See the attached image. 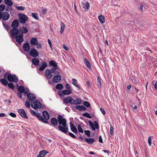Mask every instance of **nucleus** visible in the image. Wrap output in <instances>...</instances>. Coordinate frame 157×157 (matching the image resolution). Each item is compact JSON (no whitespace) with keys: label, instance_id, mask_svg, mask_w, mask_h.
Returning a JSON list of instances; mask_svg holds the SVG:
<instances>
[{"label":"nucleus","instance_id":"f257e3e1","mask_svg":"<svg viewBox=\"0 0 157 157\" xmlns=\"http://www.w3.org/2000/svg\"><path fill=\"white\" fill-rule=\"evenodd\" d=\"M57 118L59 120V124L58 129L63 133H67L68 131V128L67 125L66 119L63 118V116L61 115H59Z\"/></svg>","mask_w":157,"mask_h":157},{"label":"nucleus","instance_id":"f03ea898","mask_svg":"<svg viewBox=\"0 0 157 157\" xmlns=\"http://www.w3.org/2000/svg\"><path fill=\"white\" fill-rule=\"evenodd\" d=\"M19 31V34L18 36V40H20L21 43L24 41L23 34L28 32V29L25 27H19L18 28Z\"/></svg>","mask_w":157,"mask_h":157},{"label":"nucleus","instance_id":"7ed1b4c3","mask_svg":"<svg viewBox=\"0 0 157 157\" xmlns=\"http://www.w3.org/2000/svg\"><path fill=\"white\" fill-rule=\"evenodd\" d=\"M19 31L18 28H12L10 31L11 36L13 39H14L16 41L21 44L20 40H18V36L19 34Z\"/></svg>","mask_w":157,"mask_h":157},{"label":"nucleus","instance_id":"20e7f679","mask_svg":"<svg viewBox=\"0 0 157 157\" xmlns=\"http://www.w3.org/2000/svg\"><path fill=\"white\" fill-rule=\"evenodd\" d=\"M3 11L0 12V19L4 21L8 20L10 17V14L8 12Z\"/></svg>","mask_w":157,"mask_h":157},{"label":"nucleus","instance_id":"39448f33","mask_svg":"<svg viewBox=\"0 0 157 157\" xmlns=\"http://www.w3.org/2000/svg\"><path fill=\"white\" fill-rule=\"evenodd\" d=\"M19 21L22 24H25L28 20V17L25 14L21 13H18Z\"/></svg>","mask_w":157,"mask_h":157},{"label":"nucleus","instance_id":"423d86ee","mask_svg":"<svg viewBox=\"0 0 157 157\" xmlns=\"http://www.w3.org/2000/svg\"><path fill=\"white\" fill-rule=\"evenodd\" d=\"M33 104H31V107L35 109H41L42 107V104L37 99L35 100L33 102Z\"/></svg>","mask_w":157,"mask_h":157},{"label":"nucleus","instance_id":"0eeeda50","mask_svg":"<svg viewBox=\"0 0 157 157\" xmlns=\"http://www.w3.org/2000/svg\"><path fill=\"white\" fill-rule=\"evenodd\" d=\"M18 78L15 75H11L9 73L8 80L10 82L16 83L18 81Z\"/></svg>","mask_w":157,"mask_h":157},{"label":"nucleus","instance_id":"6e6552de","mask_svg":"<svg viewBox=\"0 0 157 157\" xmlns=\"http://www.w3.org/2000/svg\"><path fill=\"white\" fill-rule=\"evenodd\" d=\"M72 91L71 90H63L62 92L59 91L58 92V94L60 97L64 96V95H69L72 93Z\"/></svg>","mask_w":157,"mask_h":157},{"label":"nucleus","instance_id":"1a4fd4ad","mask_svg":"<svg viewBox=\"0 0 157 157\" xmlns=\"http://www.w3.org/2000/svg\"><path fill=\"white\" fill-rule=\"evenodd\" d=\"M89 124H90L92 130L94 131L96 128L97 129L99 128V125L98 123L96 121H94V124L91 121L89 120L88 121Z\"/></svg>","mask_w":157,"mask_h":157},{"label":"nucleus","instance_id":"9d476101","mask_svg":"<svg viewBox=\"0 0 157 157\" xmlns=\"http://www.w3.org/2000/svg\"><path fill=\"white\" fill-rule=\"evenodd\" d=\"M51 124L50 125H52L56 128V127L57 126L58 123L59 124V120L57 118V119L55 117H52L51 119Z\"/></svg>","mask_w":157,"mask_h":157},{"label":"nucleus","instance_id":"9b49d317","mask_svg":"<svg viewBox=\"0 0 157 157\" xmlns=\"http://www.w3.org/2000/svg\"><path fill=\"white\" fill-rule=\"evenodd\" d=\"M18 112L23 118L25 119L28 118L27 114L24 109H19L18 111Z\"/></svg>","mask_w":157,"mask_h":157},{"label":"nucleus","instance_id":"f8f14e48","mask_svg":"<svg viewBox=\"0 0 157 157\" xmlns=\"http://www.w3.org/2000/svg\"><path fill=\"white\" fill-rule=\"evenodd\" d=\"M29 55L33 57L36 58L38 56L39 54L35 49L32 48L30 51Z\"/></svg>","mask_w":157,"mask_h":157},{"label":"nucleus","instance_id":"ddd939ff","mask_svg":"<svg viewBox=\"0 0 157 157\" xmlns=\"http://www.w3.org/2000/svg\"><path fill=\"white\" fill-rule=\"evenodd\" d=\"M27 97L29 101H33L36 98V96L33 93H29L27 95Z\"/></svg>","mask_w":157,"mask_h":157},{"label":"nucleus","instance_id":"4468645a","mask_svg":"<svg viewBox=\"0 0 157 157\" xmlns=\"http://www.w3.org/2000/svg\"><path fill=\"white\" fill-rule=\"evenodd\" d=\"M35 116H36L40 121L46 124L48 123V121L45 120H44V118L42 116H40V113H36Z\"/></svg>","mask_w":157,"mask_h":157},{"label":"nucleus","instance_id":"2eb2a0df","mask_svg":"<svg viewBox=\"0 0 157 157\" xmlns=\"http://www.w3.org/2000/svg\"><path fill=\"white\" fill-rule=\"evenodd\" d=\"M19 26V22L17 19H14L12 22L11 26L12 28H18Z\"/></svg>","mask_w":157,"mask_h":157},{"label":"nucleus","instance_id":"dca6fc26","mask_svg":"<svg viewBox=\"0 0 157 157\" xmlns=\"http://www.w3.org/2000/svg\"><path fill=\"white\" fill-rule=\"evenodd\" d=\"M61 79V77L60 75H56L53 78V82L54 83L59 82Z\"/></svg>","mask_w":157,"mask_h":157},{"label":"nucleus","instance_id":"f3484780","mask_svg":"<svg viewBox=\"0 0 157 157\" xmlns=\"http://www.w3.org/2000/svg\"><path fill=\"white\" fill-rule=\"evenodd\" d=\"M71 130L74 133L77 134L78 132L76 127L71 122L69 123Z\"/></svg>","mask_w":157,"mask_h":157},{"label":"nucleus","instance_id":"a211bd4d","mask_svg":"<svg viewBox=\"0 0 157 157\" xmlns=\"http://www.w3.org/2000/svg\"><path fill=\"white\" fill-rule=\"evenodd\" d=\"M45 76L48 79H51L52 77V73L50 72V70L48 69L45 70Z\"/></svg>","mask_w":157,"mask_h":157},{"label":"nucleus","instance_id":"6ab92c4d","mask_svg":"<svg viewBox=\"0 0 157 157\" xmlns=\"http://www.w3.org/2000/svg\"><path fill=\"white\" fill-rule=\"evenodd\" d=\"M23 49L25 52H28L29 51L30 46L29 43H25L23 45Z\"/></svg>","mask_w":157,"mask_h":157},{"label":"nucleus","instance_id":"aec40b11","mask_svg":"<svg viewBox=\"0 0 157 157\" xmlns=\"http://www.w3.org/2000/svg\"><path fill=\"white\" fill-rule=\"evenodd\" d=\"M46 150H42L40 151L36 157H44L48 153Z\"/></svg>","mask_w":157,"mask_h":157},{"label":"nucleus","instance_id":"412c9836","mask_svg":"<svg viewBox=\"0 0 157 157\" xmlns=\"http://www.w3.org/2000/svg\"><path fill=\"white\" fill-rule=\"evenodd\" d=\"M30 43L33 45H38L39 44L38 40L36 38H32L30 40Z\"/></svg>","mask_w":157,"mask_h":157},{"label":"nucleus","instance_id":"4be33fe9","mask_svg":"<svg viewBox=\"0 0 157 157\" xmlns=\"http://www.w3.org/2000/svg\"><path fill=\"white\" fill-rule=\"evenodd\" d=\"M41 65L40 66V67L39 68V70L40 71H43L45 68L47 66V63L46 61H43L41 63Z\"/></svg>","mask_w":157,"mask_h":157},{"label":"nucleus","instance_id":"5701e85b","mask_svg":"<svg viewBox=\"0 0 157 157\" xmlns=\"http://www.w3.org/2000/svg\"><path fill=\"white\" fill-rule=\"evenodd\" d=\"M42 114L44 118V120L48 121V120L49 119V117L48 112L46 111H43L42 112Z\"/></svg>","mask_w":157,"mask_h":157},{"label":"nucleus","instance_id":"b1692460","mask_svg":"<svg viewBox=\"0 0 157 157\" xmlns=\"http://www.w3.org/2000/svg\"><path fill=\"white\" fill-rule=\"evenodd\" d=\"M85 140L87 143L90 145L92 144L95 141V139L93 138H85Z\"/></svg>","mask_w":157,"mask_h":157},{"label":"nucleus","instance_id":"393cba45","mask_svg":"<svg viewBox=\"0 0 157 157\" xmlns=\"http://www.w3.org/2000/svg\"><path fill=\"white\" fill-rule=\"evenodd\" d=\"M32 62L34 65L38 66L39 64L40 61L37 58H35L32 59Z\"/></svg>","mask_w":157,"mask_h":157},{"label":"nucleus","instance_id":"a878e982","mask_svg":"<svg viewBox=\"0 0 157 157\" xmlns=\"http://www.w3.org/2000/svg\"><path fill=\"white\" fill-rule=\"evenodd\" d=\"M76 108L79 111H85L86 110V108L83 105H77L76 106Z\"/></svg>","mask_w":157,"mask_h":157},{"label":"nucleus","instance_id":"bb28decb","mask_svg":"<svg viewBox=\"0 0 157 157\" xmlns=\"http://www.w3.org/2000/svg\"><path fill=\"white\" fill-rule=\"evenodd\" d=\"M2 25L5 29L7 31H9L11 28L6 22H2Z\"/></svg>","mask_w":157,"mask_h":157},{"label":"nucleus","instance_id":"cd10ccee","mask_svg":"<svg viewBox=\"0 0 157 157\" xmlns=\"http://www.w3.org/2000/svg\"><path fill=\"white\" fill-rule=\"evenodd\" d=\"M71 97L69 96L67 97L64 98L63 99V102L65 104L70 103Z\"/></svg>","mask_w":157,"mask_h":157},{"label":"nucleus","instance_id":"c85d7f7f","mask_svg":"<svg viewBox=\"0 0 157 157\" xmlns=\"http://www.w3.org/2000/svg\"><path fill=\"white\" fill-rule=\"evenodd\" d=\"M98 19L101 24L104 23L105 21V17L103 15H100L98 17Z\"/></svg>","mask_w":157,"mask_h":157},{"label":"nucleus","instance_id":"c756f323","mask_svg":"<svg viewBox=\"0 0 157 157\" xmlns=\"http://www.w3.org/2000/svg\"><path fill=\"white\" fill-rule=\"evenodd\" d=\"M5 3L9 6H11L13 5V3L11 0H4Z\"/></svg>","mask_w":157,"mask_h":157},{"label":"nucleus","instance_id":"7c9ffc66","mask_svg":"<svg viewBox=\"0 0 157 157\" xmlns=\"http://www.w3.org/2000/svg\"><path fill=\"white\" fill-rule=\"evenodd\" d=\"M17 90L19 92L21 93H23L25 90L24 87L22 85L19 86L17 88Z\"/></svg>","mask_w":157,"mask_h":157},{"label":"nucleus","instance_id":"2f4dec72","mask_svg":"<svg viewBox=\"0 0 157 157\" xmlns=\"http://www.w3.org/2000/svg\"><path fill=\"white\" fill-rule=\"evenodd\" d=\"M0 82L5 86H7L8 84V81L5 79L2 78L0 80Z\"/></svg>","mask_w":157,"mask_h":157},{"label":"nucleus","instance_id":"473e14b6","mask_svg":"<svg viewBox=\"0 0 157 157\" xmlns=\"http://www.w3.org/2000/svg\"><path fill=\"white\" fill-rule=\"evenodd\" d=\"M84 62L87 65V67L89 68L90 69L91 68V66L90 63L89 61L86 58L84 59Z\"/></svg>","mask_w":157,"mask_h":157},{"label":"nucleus","instance_id":"72a5a7b5","mask_svg":"<svg viewBox=\"0 0 157 157\" xmlns=\"http://www.w3.org/2000/svg\"><path fill=\"white\" fill-rule=\"evenodd\" d=\"M65 28V24H64L62 22H61V28L60 32L61 34H62Z\"/></svg>","mask_w":157,"mask_h":157},{"label":"nucleus","instance_id":"f704fd0d","mask_svg":"<svg viewBox=\"0 0 157 157\" xmlns=\"http://www.w3.org/2000/svg\"><path fill=\"white\" fill-rule=\"evenodd\" d=\"M63 88V85L61 83H58L56 86V88L57 90H60Z\"/></svg>","mask_w":157,"mask_h":157},{"label":"nucleus","instance_id":"c9c22d12","mask_svg":"<svg viewBox=\"0 0 157 157\" xmlns=\"http://www.w3.org/2000/svg\"><path fill=\"white\" fill-rule=\"evenodd\" d=\"M82 101L81 100L77 98L75 100V104L78 105L81 104L82 103Z\"/></svg>","mask_w":157,"mask_h":157},{"label":"nucleus","instance_id":"e433bc0d","mask_svg":"<svg viewBox=\"0 0 157 157\" xmlns=\"http://www.w3.org/2000/svg\"><path fill=\"white\" fill-rule=\"evenodd\" d=\"M97 82L98 87L99 88H101V78L99 77L97 78Z\"/></svg>","mask_w":157,"mask_h":157},{"label":"nucleus","instance_id":"4c0bfd02","mask_svg":"<svg viewBox=\"0 0 157 157\" xmlns=\"http://www.w3.org/2000/svg\"><path fill=\"white\" fill-rule=\"evenodd\" d=\"M72 83L73 85H74L75 86L78 88V91H79V92H81L82 91L81 88L80 86L79 85L74 82H72Z\"/></svg>","mask_w":157,"mask_h":157},{"label":"nucleus","instance_id":"58836bf2","mask_svg":"<svg viewBox=\"0 0 157 157\" xmlns=\"http://www.w3.org/2000/svg\"><path fill=\"white\" fill-rule=\"evenodd\" d=\"M82 115L83 116L89 119H91L92 118L90 114L88 113H83Z\"/></svg>","mask_w":157,"mask_h":157},{"label":"nucleus","instance_id":"ea45409f","mask_svg":"<svg viewBox=\"0 0 157 157\" xmlns=\"http://www.w3.org/2000/svg\"><path fill=\"white\" fill-rule=\"evenodd\" d=\"M49 64L52 66H55L57 64V63L54 60H52L49 62Z\"/></svg>","mask_w":157,"mask_h":157},{"label":"nucleus","instance_id":"a19ab883","mask_svg":"<svg viewBox=\"0 0 157 157\" xmlns=\"http://www.w3.org/2000/svg\"><path fill=\"white\" fill-rule=\"evenodd\" d=\"M32 16L36 20H39L38 14L37 13H32Z\"/></svg>","mask_w":157,"mask_h":157},{"label":"nucleus","instance_id":"79ce46f5","mask_svg":"<svg viewBox=\"0 0 157 157\" xmlns=\"http://www.w3.org/2000/svg\"><path fill=\"white\" fill-rule=\"evenodd\" d=\"M8 87L12 89H14L15 88V86L14 84L10 82L7 84Z\"/></svg>","mask_w":157,"mask_h":157},{"label":"nucleus","instance_id":"37998d69","mask_svg":"<svg viewBox=\"0 0 157 157\" xmlns=\"http://www.w3.org/2000/svg\"><path fill=\"white\" fill-rule=\"evenodd\" d=\"M15 7L16 8V9L18 10H24L25 9V8L24 7H23L22 6H16Z\"/></svg>","mask_w":157,"mask_h":157},{"label":"nucleus","instance_id":"c03bdc74","mask_svg":"<svg viewBox=\"0 0 157 157\" xmlns=\"http://www.w3.org/2000/svg\"><path fill=\"white\" fill-rule=\"evenodd\" d=\"M78 131L79 132H81L82 133H83V130L82 129V128L81 126V125L80 124H78Z\"/></svg>","mask_w":157,"mask_h":157},{"label":"nucleus","instance_id":"a18cd8bd","mask_svg":"<svg viewBox=\"0 0 157 157\" xmlns=\"http://www.w3.org/2000/svg\"><path fill=\"white\" fill-rule=\"evenodd\" d=\"M84 105L87 107H89L90 106V103L87 101H84L83 103Z\"/></svg>","mask_w":157,"mask_h":157},{"label":"nucleus","instance_id":"49530a36","mask_svg":"<svg viewBox=\"0 0 157 157\" xmlns=\"http://www.w3.org/2000/svg\"><path fill=\"white\" fill-rule=\"evenodd\" d=\"M5 8V6L4 4L0 5V12L3 11Z\"/></svg>","mask_w":157,"mask_h":157},{"label":"nucleus","instance_id":"de8ad7c7","mask_svg":"<svg viewBox=\"0 0 157 157\" xmlns=\"http://www.w3.org/2000/svg\"><path fill=\"white\" fill-rule=\"evenodd\" d=\"M84 132H85V134L88 137H90V132L89 130H85Z\"/></svg>","mask_w":157,"mask_h":157},{"label":"nucleus","instance_id":"09e8293b","mask_svg":"<svg viewBox=\"0 0 157 157\" xmlns=\"http://www.w3.org/2000/svg\"><path fill=\"white\" fill-rule=\"evenodd\" d=\"M153 137V136H150L148 137V142L149 146H151V138Z\"/></svg>","mask_w":157,"mask_h":157},{"label":"nucleus","instance_id":"8fccbe9b","mask_svg":"<svg viewBox=\"0 0 157 157\" xmlns=\"http://www.w3.org/2000/svg\"><path fill=\"white\" fill-rule=\"evenodd\" d=\"M136 90V93L137 94H138V95H140L142 93V91L141 90H140L139 89H137L136 87L134 88Z\"/></svg>","mask_w":157,"mask_h":157},{"label":"nucleus","instance_id":"3c124183","mask_svg":"<svg viewBox=\"0 0 157 157\" xmlns=\"http://www.w3.org/2000/svg\"><path fill=\"white\" fill-rule=\"evenodd\" d=\"M25 105L27 108H29L30 107V104L29 102L28 101H26L25 103Z\"/></svg>","mask_w":157,"mask_h":157},{"label":"nucleus","instance_id":"603ef678","mask_svg":"<svg viewBox=\"0 0 157 157\" xmlns=\"http://www.w3.org/2000/svg\"><path fill=\"white\" fill-rule=\"evenodd\" d=\"M75 103V100H74L71 97L70 104L71 105H74Z\"/></svg>","mask_w":157,"mask_h":157},{"label":"nucleus","instance_id":"864d4df0","mask_svg":"<svg viewBox=\"0 0 157 157\" xmlns=\"http://www.w3.org/2000/svg\"><path fill=\"white\" fill-rule=\"evenodd\" d=\"M68 135L71 136L72 138L75 139L76 138V136L74 135L73 133L71 132H69L68 133Z\"/></svg>","mask_w":157,"mask_h":157},{"label":"nucleus","instance_id":"5fc2aeb1","mask_svg":"<svg viewBox=\"0 0 157 157\" xmlns=\"http://www.w3.org/2000/svg\"><path fill=\"white\" fill-rule=\"evenodd\" d=\"M9 73L8 72H6L5 73V74L4 75V78L5 79H6L7 78L8 79V78L9 76Z\"/></svg>","mask_w":157,"mask_h":157},{"label":"nucleus","instance_id":"6e6d98bb","mask_svg":"<svg viewBox=\"0 0 157 157\" xmlns=\"http://www.w3.org/2000/svg\"><path fill=\"white\" fill-rule=\"evenodd\" d=\"M65 87L67 90H72L69 84H66L65 85Z\"/></svg>","mask_w":157,"mask_h":157},{"label":"nucleus","instance_id":"4d7b16f0","mask_svg":"<svg viewBox=\"0 0 157 157\" xmlns=\"http://www.w3.org/2000/svg\"><path fill=\"white\" fill-rule=\"evenodd\" d=\"M85 6H86V9H87V10L88 11L90 7L89 3L88 2H86Z\"/></svg>","mask_w":157,"mask_h":157},{"label":"nucleus","instance_id":"13d9d810","mask_svg":"<svg viewBox=\"0 0 157 157\" xmlns=\"http://www.w3.org/2000/svg\"><path fill=\"white\" fill-rule=\"evenodd\" d=\"M113 130H114V129H113V127L112 126H110V133L111 135L113 134V133H114Z\"/></svg>","mask_w":157,"mask_h":157},{"label":"nucleus","instance_id":"bf43d9fd","mask_svg":"<svg viewBox=\"0 0 157 157\" xmlns=\"http://www.w3.org/2000/svg\"><path fill=\"white\" fill-rule=\"evenodd\" d=\"M10 115L13 117H16V115L12 112H11L10 113Z\"/></svg>","mask_w":157,"mask_h":157},{"label":"nucleus","instance_id":"052dcab7","mask_svg":"<svg viewBox=\"0 0 157 157\" xmlns=\"http://www.w3.org/2000/svg\"><path fill=\"white\" fill-rule=\"evenodd\" d=\"M48 43L49 45V46H50L51 48L52 49V45L51 42L50 40L49 39H48Z\"/></svg>","mask_w":157,"mask_h":157},{"label":"nucleus","instance_id":"680f3d73","mask_svg":"<svg viewBox=\"0 0 157 157\" xmlns=\"http://www.w3.org/2000/svg\"><path fill=\"white\" fill-rule=\"evenodd\" d=\"M21 92H17V95L20 98H21L22 97V95Z\"/></svg>","mask_w":157,"mask_h":157},{"label":"nucleus","instance_id":"e2e57ef3","mask_svg":"<svg viewBox=\"0 0 157 157\" xmlns=\"http://www.w3.org/2000/svg\"><path fill=\"white\" fill-rule=\"evenodd\" d=\"M99 142H100L101 143H103L102 139V137L101 136H99Z\"/></svg>","mask_w":157,"mask_h":157},{"label":"nucleus","instance_id":"0e129e2a","mask_svg":"<svg viewBox=\"0 0 157 157\" xmlns=\"http://www.w3.org/2000/svg\"><path fill=\"white\" fill-rule=\"evenodd\" d=\"M10 9V6H6V8H5V11L6 12L8 11L9 10V9Z\"/></svg>","mask_w":157,"mask_h":157},{"label":"nucleus","instance_id":"69168bd1","mask_svg":"<svg viewBox=\"0 0 157 157\" xmlns=\"http://www.w3.org/2000/svg\"><path fill=\"white\" fill-rule=\"evenodd\" d=\"M6 116V114L4 113H0V117H3Z\"/></svg>","mask_w":157,"mask_h":157},{"label":"nucleus","instance_id":"338daca9","mask_svg":"<svg viewBox=\"0 0 157 157\" xmlns=\"http://www.w3.org/2000/svg\"><path fill=\"white\" fill-rule=\"evenodd\" d=\"M36 46H37L36 47L37 48H38V49H42V45L41 44H39L38 45H36Z\"/></svg>","mask_w":157,"mask_h":157},{"label":"nucleus","instance_id":"774afa93","mask_svg":"<svg viewBox=\"0 0 157 157\" xmlns=\"http://www.w3.org/2000/svg\"><path fill=\"white\" fill-rule=\"evenodd\" d=\"M100 110L103 115H105V112L103 108H101Z\"/></svg>","mask_w":157,"mask_h":157}]
</instances>
